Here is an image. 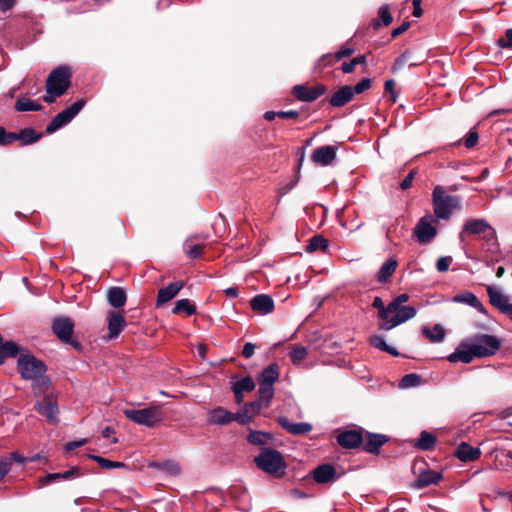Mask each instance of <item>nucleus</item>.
I'll use <instances>...</instances> for the list:
<instances>
[{"instance_id": "f257e3e1", "label": "nucleus", "mask_w": 512, "mask_h": 512, "mask_svg": "<svg viewBox=\"0 0 512 512\" xmlns=\"http://www.w3.org/2000/svg\"><path fill=\"white\" fill-rule=\"evenodd\" d=\"M434 214L438 219L448 220L454 210L461 208V199L449 195L441 185L435 186L432 193Z\"/></svg>"}, {"instance_id": "f03ea898", "label": "nucleus", "mask_w": 512, "mask_h": 512, "mask_svg": "<svg viewBox=\"0 0 512 512\" xmlns=\"http://www.w3.org/2000/svg\"><path fill=\"white\" fill-rule=\"evenodd\" d=\"M70 85V72L66 67L55 68L46 81L47 94L43 97L46 103H53L57 97L63 95Z\"/></svg>"}, {"instance_id": "7ed1b4c3", "label": "nucleus", "mask_w": 512, "mask_h": 512, "mask_svg": "<svg viewBox=\"0 0 512 512\" xmlns=\"http://www.w3.org/2000/svg\"><path fill=\"white\" fill-rule=\"evenodd\" d=\"M161 407V404H153L143 409H125L123 413L127 419L135 424L154 428L164 420Z\"/></svg>"}, {"instance_id": "20e7f679", "label": "nucleus", "mask_w": 512, "mask_h": 512, "mask_svg": "<svg viewBox=\"0 0 512 512\" xmlns=\"http://www.w3.org/2000/svg\"><path fill=\"white\" fill-rule=\"evenodd\" d=\"M476 358L494 355L501 347V341L493 335L478 334L468 338Z\"/></svg>"}, {"instance_id": "39448f33", "label": "nucleus", "mask_w": 512, "mask_h": 512, "mask_svg": "<svg viewBox=\"0 0 512 512\" xmlns=\"http://www.w3.org/2000/svg\"><path fill=\"white\" fill-rule=\"evenodd\" d=\"M255 463L261 470L269 474H276L286 467L281 453L271 448H263L255 458Z\"/></svg>"}, {"instance_id": "423d86ee", "label": "nucleus", "mask_w": 512, "mask_h": 512, "mask_svg": "<svg viewBox=\"0 0 512 512\" xmlns=\"http://www.w3.org/2000/svg\"><path fill=\"white\" fill-rule=\"evenodd\" d=\"M17 368L21 377L26 380H35L46 371L44 363L31 354H21Z\"/></svg>"}, {"instance_id": "0eeeda50", "label": "nucleus", "mask_w": 512, "mask_h": 512, "mask_svg": "<svg viewBox=\"0 0 512 512\" xmlns=\"http://www.w3.org/2000/svg\"><path fill=\"white\" fill-rule=\"evenodd\" d=\"M84 105L85 101L83 99H78L70 107L58 113L47 125L46 131L48 133H53L68 124L82 110Z\"/></svg>"}, {"instance_id": "6e6552de", "label": "nucleus", "mask_w": 512, "mask_h": 512, "mask_svg": "<svg viewBox=\"0 0 512 512\" xmlns=\"http://www.w3.org/2000/svg\"><path fill=\"white\" fill-rule=\"evenodd\" d=\"M393 313L395 315L393 317H387V320L385 322H382L380 324V328L384 330H391L406 321L414 318L416 316V309L412 306H398L397 310H395Z\"/></svg>"}, {"instance_id": "1a4fd4ad", "label": "nucleus", "mask_w": 512, "mask_h": 512, "mask_svg": "<svg viewBox=\"0 0 512 512\" xmlns=\"http://www.w3.org/2000/svg\"><path fill=\"white\" fill-rule=\"evenodd\" d=\"M34 409L44 416L49 424L56 425L59 422V408L55 399L45 397L35 403Z\"/></svg>"}, {"instance_id": "9d476101", "label": "nucleus", "mask_w": 512, "mask_h": 512, "mask_svg": "<svg viewBox=\"0 0 512 512\" xmlns=\"http://www.w3.org/2000/svg\"><path fill=\"white\" fill-rule=\"evenodd\" d=\"M326 92L324 85H317L314 87H306L305 85H295L292 88L293 95L300 101L312 102L318 99Z\"/></svg>"}, {"instance_id": "9b49d317", "label": "nucleus", "mask_w": 512, "mask_h": 512, "mask_svg": "<svg viewBox=\"0 0 512 512\" xmlns=\"http://www.w3.org/2000/svg\"><path fill=\"white\" fill-rule=\"evenodd\" d=\"M337 147L332 145H326L318 147L312 153L311 159L313 162L321 166H329L333 164L336 158Z\"/></svg>"}, {"instance_id": "f8f14e48", "label": "nucleus", "mask_w": 512, "mask_h": 512, "mask_svg": "<svg viewBox=\"0 0 512 512\" xmlns=\"http://www.w3.org/2000/svg\"><path fill=\"white\" fill-rule=\"evenodd\" d=\"M476 356L474 355L473 349L468 341V339L462 341L455 351L451 353L447 360L451 363L462 362V363H470Z\"/></svg>"}, {"instance_id": "ddd939ff", "label": "nucleus", "mask_w": 512, "mask_h": 512, "mask_svg": "<svg viewBox=\"0 0 512 512\" xmlns=\"http://www.w3.org/2000/svg\"><path fill=\"white\" fill-rule=\"evenodd\" d=\"M74 324L66 317L56 318L52 329L55 335L63 342H70L73 333Z\"/></svg>"}, {"instance_id": "4468645a", "label": "nucleus", "mask_w": 512, "mask_h": 512, "mask_svg": "<svg viewBox=\"0 0 512 512\" xmlns=\"http://www.w3.org/2000/svg\"><path fill=\"white\" fill-rule=\"evenodd\" d=\"M252 310L259 315H267L274 310V301L267 294H258L250 301Z\"/></svg>"}, {"instance_id": "2eb2a0df", "label": "nucleus", "mask_w": 512, "mask_h": 512, "mask_svg": "<svg viewBox=\"0 0 512 512\" xmlns=\"http://www.w3.org/2000/svg\"><path fill=\"white\" fill-rule=\"evenodd\" d=\"M462 233L471 235L488 233L489 235H493L494 230L484 219H469L465 222Z\"/></svg>"}, {"instance_id": "dca6fc26", "label": "nucleus", "mask_w": 512, "mask_h": 512, "mask_svg": "<svg viewBox=\"0 0 512 512\" xmlns=\"http://www.w3.org/2000/svg\"><path fill=\"white\" fill-rule=\"evenodd\" d=\"M417 239L420 243L430 242L436 235V229L432 225L430 219L423 217L418 222L415 229Z\"/></svg>"}, {"instance_id": "f3484780", "label": "nucleus", "mask_w": 512, "mask_h": 512, "mask_svg": "<svg viewBox=\"0 0 512 512\" xmlns=\"http://www.w3.org/2000/svg\"><path fill=\"white\" fill-rule=\"evenodd\" d=\"M108 320V331L109 338L113 339L118 337V335L123 331L126 327V321L124 316L116 311H109L107 314Z\"/></svg>"}, {"instance_id": "a211bd4d", "label": "nucleus", "mask_w": 512, "mask_h": 512, "mask_svg": "<svg viewBox=\"0 0 512 512\" xmlns=\"http://www.w3.org/2000/svg\"><path fill=\"white\" fill-rule=\"evenodd\" d=\"M184 283L182 281H176L173 283H170L166 287L160 289L158 291L157 299H156V306H161L168 301L172 300L179 291L183 288Z\"/></svg>"}, {"instance_id": "6ab92c4d", "label": "nucleus", "mask_w": 512, "mask_h": 512, "mask_svg": "<svg viewBox=\"0 0 512 512\" xmlns=\"http://www.w3.org/2000/svg\"><path fill=\"white\" fill-rule=\"evenodd\" d=\"M489 301L492 306L503 312L509 305V297L504 294L498 287L488 285L486 287Z\"/></svg>"}, {"instance_id": "aec40b11", "label": "nucleus", "mask_w": 512, "mask_h": 512, "mask_svg": "<svg viewBox=\"0 0 512 512\" xmlns=\"http://www.w3.org/2000/svg\"><path fill=\"white\" fill-rule=\"evenodd\" d=\"M315 482L325 484L332 482L336 478V470L331 464H322L312 471Z\"/></svg>"}, {"instance_id": "412c9836", "label": "nucleus", "mask_w": 512, "mask_h": 512, "mask_svg": "<svg viewBox=\"0 0 512 512\" xmlns=\"http://www.w3.org/2000/svg\"><path fill=\"white\" fill-rule=\"evenodd\" d=\"M337 442L344 448H356L362 443V434L354 430L344 431L337 435Z\"/></svg>"}, {"instance_id": "4be33fe9", "label": "nucleus", "mask_w": 512, "mask_h": 512, "mask_svg": "<svg viewBox=\"0 0 512 512\" xmlns=\"http://www.w3.org/2000/svg\"><path fill=\"white\" fill-rule=\"evenodd\" d=\"M455 455L460 461L468 462L477 460L481 455V451L478 447H472L466 442H461L456 449Z\"/></svg>"}, {"instance_id": "5701e85b", "label": "nucleus", "mask_w": 512, "mask_h": 512, "mask_svg": "<svg viewBox=\"0 0 512 512\" xmlns=\"http://www.w3.org/2000/svg\"><path fill=\"white\" fill-rule=\"evenodd\" d=\"M278 423L283 427L286 431L294 435H302L309 433L312 430V425L306 422L300 423H292L290 420L285 417H279Z\"/></svg>"}, {"instance_id": "b1692460", "label": "nucleus", "mask_w": 512, "mask_h": 512, "mask_svg": "<svg viewBox=\"0 0 512 512\" xmlns=\"http://www.w3.org/2000/svg\"><path fill=\"white\" fill-rule=\"evenodd\" d=\"M237 416L222 407L215 408L209 413V422L216 425H225L236 419Z\"/></svg>"}, {"instance_id": "393cba45", "label": "nucleus", "mask_w": 512, "mask_h": 512, "mask_svg": "<svg viewBox=\"0 0 512 512\" xmlns=\"http://www.w3.org/2000/svg\"><path fill=\"white\" fill-rule=\"evenodd\" d=\"M453 302L455 303H463L467 304L474 309H476L480 313H486V310L483 304L479 301L477 296L472 292H464L461 294H457L453 297Z\"/></svg>"}, {"instance_id": "a878e982", "label": "nucleus", "mask_w": 512, "mask_h": 512, "mask_svg": "<svg viewBox=\"0 0 512 512\" xmlns=\"http://www.w3.org/2000/svg\"><path fill=\"white\" fill-rule=\"evenodd\" d=\"M353 98V89L351 86H343L337 90L330 98V104L334 107H342Z\"/></svg>"}, {"instance_id": "bb28decb", "label": "nucleus", "mask_w": 512, "mask_h": 512, "mask_svg": "<svg viewBox=\"0 0 512 512\" xmlns=\"http://www.w3.org/2000/svg\"><path fill=\"white\" fill-rule=\"evenodd\" d=\"M442 479V474L433 471V470H425L422 471L415 481V487L424 488L432 484H437Z\"/></svg>"}, {"instance_id": "cd10ccee", "label": "nucleus", "mask_w": 512, "mask_h": 512, "mask_svg": "<svg viewBox=\"0 0 512 512\" xmlns=\"http://www.w3.org/2000/svg\"><path fill=\"white\" fill-rule=\"evenodd\" d=\"M107 301L113 308H121L126 304L127 295L122 287H112L107 292Z\"/></svg>"}, {"instance_id": "c85d7f7f", "label": "nucleus", "mask_w": 512, "mask_h": 512, "mask_svg": "<svg viewBox=\"0 0 512 512\" xmlns=\"http://www.w3.org/2000/svg\"><path fill=\"white\" fill-rule=\"evenodd\" d=\"M254 388H255V383H254L253 379L249 376L236 381L232 386V390H233L238 402H240L242 400L243 392H250V391L254 390Z\"/></svg>"}, {"instance_id": "c756f323", "label": "nucleus", "mask_w": 512, "mask_h": 512, "mask_svg": "<svg viewBox=\"0 0 512 512\" xmlns=\"http://www.w3.org/2000/svg\"><path fill=\"white\" fill-rule=\"evenodd\" d=\"M279 378V367L276 363L268 365L260 374L258 383L273 385Z\"/></svg>"}, {"instance_id": "7c9ffc66", "label": "nucleus", "mask_w": 512, "mask_h": 512, "mask_svg": "<svg viewBox=\"0 0 512 512\" xmlns=\"http://www.w3.org/2000/svg\"><path fill=\"white\" fill-rule=\"evenodd\" d=\"M397 266H398V262H397V260H395L393 258H390L387 261H385L381 265V267L377 273V280L380 283H386L389 280V278L396 271Z\"/></svg>"}, {"instance_id": "2f4dec72", "label": "nucleus", "mask_w": 512, "mask_h": 512, "mask_svg": "<svg viewBox=\"0 0 512 512\" xmlns=\"http://www.w3.org/2000/svg\"><path fill=\"white\" fill-rule=\"evenodd\" d=\"M423 335L431 342L439 343L445 338L446 332L442 325L435 324L432 328L424 326L422 328Z\"/></svg>"}, {"instance_id": "473e14b6", "label": "nucleus", "mask_w": 512, "mask_h": 512, "mask_svg": "<svg viewBox=\"0 0 512 512\" xmlns=\"http://www.w3.org/2000/svg\"><path fill=\"white\" fill-rule=\"evenodd\" d=\"M387 441V437L382 434H370L365 443V450L369 453H377L379 448Z\"/></svg>"}, {"instance_id": "72a5a7b5", "label": "nucleus", "mask_w": 512, "mask_h": 512, "mask_svg": "<svg viewBox=\"0 0 512 512\" xmlns=\"http://www.w3.org/2000/svg\"><path fill=\"white\" fill-rule=\"evenodd\" d=\"M308 350L307 348L300 346V345H294L289 352V357L294 366L299 367L303 361L307 358Z\"/></svg>"}, {"instance_id": "f704fd0d", "label": "nucleus", "mask_w": 512, "mask_h": 512, "mask_svg": "<svg viewBox=\"0 0 512 512\" xmlns=\"http://www.w3.org/2000/svg\"><path fill=\"white\" fill-rule=\"evenodd\" d=\"M15 109L19 112L39 111L41 105L34 100L22 97L17 99Z\"/></svg>"}, {"instance_id": "c9c22d12", "label": "nucleus", "mask_w": 512, "mask_h": 512, "mask_svg": "<svg viewBox=\"0 0 512 512\" xmlns=\"http://www.w3.org/2000/svg\"><path fill=\"white\" fill-rule=\"evenodd\" d=\"M185 253L190 258H198L201 255L203 245L196 243L193 237L187 238L183 244Z\"/></svg>"}, {"instance_id": "e433bc0d", "label": "nucleus", "mask_w": 512, "mask_h": 512, "mask_svg": "<svg viewBox=\"0 0 512 512\" xmlns=\"http://www.w3.org/2000/svg\"><path fill=\"white\" fill-rule=\"evenodd\" d=\"M259 384L258 400L263 403L264 407H268L274 396V386L267 384Z\"/></svg>"}, {"instance_id": "4c0bfd02", "label": "nucleus", "mask_w": 512, "mask_h": 512, "mask_svg": "<svg viewBox=\"0 0 512 512\" xmlns=\"http://www.w3.org/2000/svg\"><path fill=\"white\" fill-rule=\"evenodd\" d=\"M249 443L253 445H265L272 440V435L263 431H251L247 437Z\"/></svg>"}, {"instance_id": "58836bf2", "label": "nucleus", "mask_w": 512, "mask_h": 512, "mask_svg": "<svg viewBox=\"0 0 512 512\" xmlns=\"http://www.w3.org/2000/svg\"><path fill=\"white\" fill-rule=\"evenodd\" d=\"M369 342L372 346H374L375 348H377L381 351L387 352L394 356L398 355V351L394 347L389 346L386 343L384 337H382V336H379V335L371 336L369 339Z\"/></svg>"}, {"instance_id": "ea45409f", "label": "nucleus", "mask_w": 512, "mask_h": 512, "mask_svg": "<svg viewBox=\"0 0 512 512\" xmlns=\"http://www.w3.org/2000/svg\"><path fill=\"white\" fill-rule=\"evenodd\" d=\"M436 444V437L427 431H422L416 442V447L421 450H430Z\"/></svg>"}, {"instance_id": "a19ab883", "label": "nucleus", "mask_w": 512, "mask_h": 512, "mask_svg": "<svg viewBox=\"0 0 512 512\" xmlns=\"http://www.w3.org/2000/svg\"><path fill=\"white\" fill-rule=\"evenodd\" d=\"M328 247V240L321 235H315L306 246L307 252H314L317 250L325 251Z\"/></svg>"}, {"instance_id": "79ce46f5", "label": "nucleus", "mask_w": 512, "mask_h": 512, "mask_svg": "<svg viewBox=\"0 0 512 512\" xmlns=\"http://www.w3.org/2000/svg\"><path fill=\"white\" fill-rule=\"evenodd\" d=\"M14 136L16 137V140H20L25 145L32 144L40 138V136L30 128L21 130L19 133H14Z\"/></svg>"}, {"instance_id": "37998d69", "label": "nucleus", "mask_w": 512, "mask_h": 512, "mask_svg": "<svg viewBox=\"0 0 512 512\" xmlns=\"http://www.w3.org/2000/svg\"><path fill=\"white\" fill-rule=\"evenodd\" d=\"M172 312L175 314L185 312L188 316H191L196 312V307L190 302V300L180 299L175 303Z\"/></svg>"}, {"instance_id": "c03bdc74", "label": "nucleus", "mask_w": 512, "mask_h": 512, "mask_svg": "<svg viewBox=\"0 0 512 512\" xmlns=\"http://www.w3.org/2000/svg\"><path fill=\"white\" fill-rule=\"evenodd\" d=\"M153 466L168 475H178L180 473V466L174 461H165L162 463H155Z\"/></svg>"}, {"instance_id": "a18cd8bd", "label": "nucleus", "mask_w": 512, "mask_h": 512, "mask_svg": "<svg viewBox=\"0 0 512 512\" xmlns=\"http://www.w3.org/2000/svg\"><path fill=\"white\" fill-rule=\"evenodd\" d=\"M88 457L94 461H96L102 468L104 469H114L124 467L125 464L123 462L111 461L106 458H103L98 455H88Z\"/></svg>"}, {"instance_id": "49530a36", "label": "nucleus", "mask_w": 512, "mask_h": 512, "mask_svg": "<svg viewBox=\"0 0 512 512\" xmlns=\"http://www.w3.org/2000/svg\"><path fill=\"white\" fill-rule=\"evenodd\" d=\"M17 353H18V346L12 341H7V342L3 343L2 345H0V356L2 357V362L7 357L16 356Z\"/></svg>"}, {"instance_id": "de8ad7c7", "label": "nucleus", "mask_w": 512, "mask_h": 512, "mask_svg": "<svg viewBox=\"0 0 512 512\" xmlns=\"http://www.w3.org/2000/svg\"><path fill=\"white\" fill-rule=\"evenodd\" d=\"M372 306L378 310V317L385 322L387 317L392 311H388V305L385 306L381 297H375L372 303Z\"/></svg>"}, {"instance_id": "09e8293b", "label": "nucleus", "mask_w": 512, "mask_h": 512, "mask_svg": "<svg viewBox=\"0 0 512 512\" xmlns=\"http://www.w3.org/2000/svg\"><path fill=\"white\" fill-rule=\"evenodd\" d=\"M420 380H421V378L418 374H415V373L407 374L401 379L400 386L402 388L414 387L420 383Z\"/></svg>"}, {"instance_id": "8fccbe9b", "label": "nucleus", "mask_w": 512, "mask_h": 512, "mask_svg": "<svg viewBox=\"0 0 512 512\" xmlns=\"http://www.w3.org/2000/svg\"><path fill=\"white\" fill-rule=\"evenodd\" d=\"M366 63V57L365 56H358L352 59L350 62H345L342 64V71L344 73H351L354 71L356 65L358 64H365Z\"/></svg>"}, {"instance_id": "3c124183", "label": "nucleus", "mask_w": 512, "mask_h": 512, "mask_svg": "<svg viewBox=\"0 0 512 512\" xmlns=\"http://www.w3.org/2000/svg\"><path fill=\"white\" fill-rule=\"evenodd\" d=\"M408 300H409L408 294L403 293V294L398 295L388 304V311H392V313H393L395 310H397L398 306H402V304L407 302Z\"/></svg>"}, {"instance_id": "603ef678", "label": "nucleus", "mask_w": 512, "mask_h": 512, "mask_svg": "<svg viewBox=\"0 0 512 512\" xmlns=\"http://www.w3.org/2000/svg\"><path fill=\"white\" fill-rule=\"evenodd\" d=\"M378 17H379V19L382 21V23L385 26L390 25L392 23V20H393L387 5H382L379 8Z\"/></svg>"}, {"instance_id": "864d4df0", "label": "nucleus", "mask_w": 512, "mask_h": 512, "mask_svg": "<svg viewBox=\"0 0 512 512\" xmlns=\"http://www.w3.org/2000/svg\"><path fill=\"white\" fill-rule=\"evenodd\" d=\"M452 257L451 256H443L440 257L436 262V269L438 272H446L449 269L450 264L452 263Z\"/></svg>"}, {"instance_id": "5fc2aeb1", "label": "nucleus", "mask_w": 512, "mask_h": 512, "mask_svg": "<svg viewBox=\"0 0 512 512\" xmlns=\"http://www.w3.org/2000/svg\"><path fill=\"white\" fill-rule=\"evenodd\" d=\"M16 140L13 132H6V130L0 127V145H9Z\"/></svg>"}, {"instance_id": "6e6d98bb", "label": "nucleus", "mask_w": 512, "mask_h": 512, "mask_svg": "<svg viewBox=\"0 0 512 512\" xmlns=\"http://www.w3.org/2000/svg\"><path fill=\"white\" fill-rule=\"evenodd\" d=\"M371 87V80L369 78H364L360 82H358L352 89L353 94H361L368 90Z\"/></svg>"}, {"instance_id": "4d7b16f0", "label": "nucleus", "mask_w": 512, "mask_h": 512, "mask_svg": "<svg viewBox=\"0 0 512 512\" xmlns=\"http://www.w3.org/2000/svg\"><path fill=\"white\" fill-rule=\"evenodd\" d=\"M333 57L334 55L330 53L321 56V58L315 64V69L321 70L324 67L331 65Z\"/></svg>"}, {"instance_id": "13d9d810", "label": "nucleus", "mask_w": 512, "mask_h": 512, "mask_svg": "<svg viewBox=\"0 0 512 512\" xmlns=\"http://www.w3.org/2000/svg\"><path fill=\"white\" fill-rule=\"evenodd\" d=\"M81 475H82V473H81L80 468L77 467V466H74L71 469L61 473V479H63V480H70L72 478H76V477H79Z\"/></svg>"}, {"instance_id": "bf43d9fd", "label": "nucleus", "mask_w": 512, "mask_h": 512, "mask_svg": "<svg viewBox=\"0 0 512 512\" xmlns=\"http://www.w3.org/2000/svg\"><path fill=\"white\" fill-rule=\"evenodd\" d=\"M408 59H409V52L406 51L395 60L393 66H392V70L394 72L400 70L407 63Z\"/></svg>"}, {"instance_id": "052dcab7", "label": "nucleus", "mask_w": 512, "mask_h": 512, "mask_svg": "<svg viewBox=\"0 0 512 512\" xmlns=\"http://www.w3.org/2000/svg\"><path fill=\"white\" fill-rule=\"evenodd\" d=\"M498 44L503 48H509L512 46V28L505 32L504 37L498 40Z\"/></svg>"}, {"instance_id": "680f3d73", "label": "nucleus", "mask_w": 512, "mask_h": 512, "mask_svg": "<svg viewBox=\"0 0 512 512\" xmlns=\"http://www.w3.org/2000/svg\"><path fill=\"white\" fill-rule=\"evenodd\" d=\"M262 407H264L263 403L260 402L259 400H257L255 402H251L249 404H246L245 405V412L246 413L251 412L252 414H257L261 410Z\"/></svg>"}, {"instance_id": "e2e57ef3", "label": "nucleus", "mask_w": 512, "mask_h": 512, "mask_svg": "<svg viewBox=\"0 0 512 512\" xmlns=\"http://www.w3.org/2000/svg\"><path fill=\"white\" fill-rule=\"evenodd\" d=\"M478 141V133L476 131L471 130L465 139V146L467 148H472L476 145Z\"/></svg>"}, {"instance_id": "0e129e2a", "label": "nucleus", "mask_w": 512, "mask_h": 512, "mask_svg": "<svg viewBox=\"0 0 512 512\" xmlns=\"http://www.w3.org/2000/svg\"><path fill=\"white\" fill-rule=\"evenodd\" d=\"M415 174H416L415 171H410L409 172V174L400 183L401 189L406 190V189H408L411 186L412 181H413V179L415 177Z\"/></svg>"}, {"instance_id": "69168bd1", "label": "nucleus", "mask_w": 512, "mask_h": 512, "mask_svg": "<svg viewBox=\"0 0 512 512\" xmlns=\"http://www.w3.org/2000/svg\"><path fill=\"white\" fill-rule=\"evenodd\" d=\"M354 53V49L353 48H350V47H344V48H341L340 50H338L335 54H334V57L337 59V60H340L346 56H349L351 54Z\"/></svg>"}, {"instance_id": "338daca9", "label": "nucleus", "mask_w": 512, "mask_h": 512, "mask_svg": "<svg viewBox=\"0 0 512 512\" xmlns=\"http://www.w3.org/2000/svg\"><path fill=\"white\" fill-rule=\"evenodd\" d=\"M254 351H255V345L250 343V342H247L245 343L244 347H243V350H242V355L245 357V358H250L253 356L254 354Z\"/></svg>"}, {"instance_id": "774afa93", "label": "nucleus", "mask_w": 512, "mask_h": 512, "mask_svg": "<svg viewBox=\"0 0 512 512\" xmlns=\"http://www.w3.org/2000/svg\"><path fill=\"white\" fill-rule=\"evenodd\" d=\"M16 4V0H0V11L7 12Z\"/></svg>"}]
</instances>
